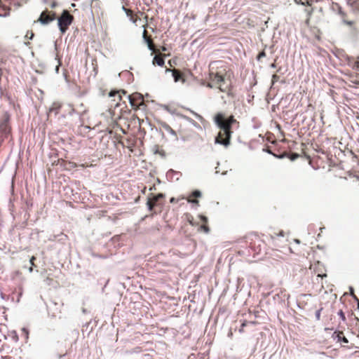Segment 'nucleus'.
Wrapping results in <instances>:
<instances>
[{
	"label": "nucleus",
	"instance_id": "f257e3e1",
	"mask_svg": "<svg viewBox=\"0 0 359 359\" xmlns=\"http://www.w3.org/2000/svg\"><path fill=\"white\" fill-rule=\"evenodd\" d=\"M215 65L210 67L208 74V81L206 86L210 88H217L219 92L233 96V86L231 77L233 74L228 65L222 61L213 62Z\"/></svg>",
	"mask_w": 359,
	"mask_h": 359
},
{
	"label": "nucleus",
	"instance_id": "f03ea898",
	"mask_svg": "<svg viewBox=\"0 0 359 359\" xmlns=\"http://www.w3.org/2000/svg\"><path fill=\"white\" fill-rule=\"evenodd\" d=\"M164 198L165 195L163 194L160 193L156 195L151 194L147 201L149 210L152 212L153 214L157 212L156 210H158V212H161L164 205Z\"/></svg>",
	"mask_w": 359,
	"mask_h": 359
},
{
	"label": "nucleus",
	"instance_id": "7ed1b4c3",
	"mask_svg": "<svg viewBox=\"0 0 359 359\" xmlns=\"http://www.w3.org/2000/svg\"><path fill=\"white\" fill-rule=\"evenodd\" d=\"M215 119L220 130H223V133H230L231 135V125L236 122L233 116L231 115L226 119L222 114L219 113Z\"/></svg>",
	"mask_w": 359,
	"mask_h": 359
},
{
	"label": "nucleus",
	"instance_id": "20e7f679",
	"mask_svg": "<svg viewBox=\"0 0 359 359\" xmlns=\"http://www.w3.org/2000/svg\"><path fill=\"white\" fill-rule=\"evenodd\" d=\"M58 27L62 34L67 32L69 26L74 20V16L67 10H65L62 15L58 18Z\"/></svg>",
	"mask_w": 359,
	"mask_h": 359
},
{
	"label": "nucleus",
	"instance_id": "39448f33",
	"mask_svg": "<svg viewBox=\"0 0 359 359\" xmlns=\"http://www.w3.org/2000/svg\"><path fill=\"white\" fill-rule=\"evenodd\" d=\"M245 242L249 243V247L255 252L259 253L261 250V244L262 241L255 234H251L245 237Z\"/></svg>",
	"mask_w": 359,
	"mask_h": 359
},
{
	"label": "nucleus",
	"instance_id": "423d86ee",
	"mask_svg": "<svg viewBox=\"0 0 359 359\" xmlns=\"http://www.w3.org/2000/svg\"><path fill=\"white\" fill-rule=\"evenodd\" d=\"M129 101L133 109L137 110L144 104V97L139 93H134L129 95Z\"/></svg>",
	"mask_w": 359,
	"mask_h": 359
},
{
	"label": "nucleus",
	"instance_id": "0eeeda50",
	"mask_svg": "<svg viewBox=\"0 0 359 359\" xmlns=\"http://www.w3.org/2000/svg\"><path fill=\"white\" fill-rule=\"evenodd\" d=\"M313 268V272L316 274V280H322L327 277L325 266L320 262H317L313 265H311L310 269Z\"/></svg>",
	"mask_w": 359,
	"mask_h": 359
},
{
	"label": "nucleus",
	"instance_id": "6e6552de",
	"mask_svg": "<svg viewBox=\"0 0 359 359\" xmlns=\"http://www.w3.org/2000/svg\"><path fill=\"white\" fill-rule=\"evenodd\" d=\"M10 116L8 113H4L2 115L0 121V133L4 134L6 136L11 133V128L9 125Z\"/></svg>",
	"mask_w": 359,
	"mask_h": 359
},
{
	"label": "nucleus",
	"instance_id": "1a4fd4ad",
	"mask_svg": "<svg viewBox=\"0 0 359 359\" xmlns=\"http://www.w3.org/2000/svg\"><path fill=\"white\" fill-rule=\"evenodd\" d=\"M231 135L230 133H223V130H220L216 137L215 142L218 144L227 147L230 144Z\"/></svg>",
	"mask_w": 359,
	"mask_h": 359
},
{
	"label": "nucleus",
	"instance_id": "9d476101",
	"mask_svg": "<svg viewBox=\"0 0 359 359\" xmlns=\"http://www.w3.org/2000/svg\"><path fill=\"white\" fill-rule=\"evenodd\" d=\"M55 18V13L54 12L46 10L41 13L39 18V21H40L42 24H48L49 22L53 21Z\"/></svg>",
	"mask_w": 359,
	"mask_h": 359
},
{
	"label": "nucleus",
	"instance_id": "9b49d317",
	"mask_svg": "<svg viewBox=\"0 0 359 359\" xmlns=\"http://www.w3.org/2000/svg\"><path fill=\"white\" fill-rule=\"evenodd\" d=\"M148 26L147 22L142 26L144 27L143 38L147 42L148 47L150 50H154V44L150 36L148 35L147 27Z\"/></svg>",
	"mask_w": 359,
	"mask_h": 359
},
{
	"label": "nucleus",
	"instance_id": "f8f14e48",
	"mask_svg": "<svg viewBox=\"0 0 359 359\" xmlns=\"http://www.w3.org/2000/svg\"><path fill=\"white\" fill-rule=\"evenodd\" d=\"M166 72H171L172 74V76L174 78V81L175 82H177V81H182V82H184L185 81V79L184 78V75L178 69H166L165 70Z\"/></svg>",
	"mask_w": 359,
	"mask_h": 359
},
{
	"label": "nucleus",
	"instance_id": "ddd939ff",
	"mask_svg": "<svg viewBox=\"0 0 359 359\" xmlns=\"http://www.w3.org/2000/svg\"><path fill=\"white\" fill-rule=\"evenodd\" d=\"M58 163L60 164L62 167H63L65 170H70L77 167V164L76 163L67 161L62 158L58 160Z\"/></svg>",
	"mask_w": 359,
	"mask_h": 359
},
{
	"label": "nucleus",
	"instance_id": "4468645a",
	"mask_svg": "<svg viewBox=\"0 0 359 359\" xmlns=\"http://www.w3.org/2000/svg\"><path fill=\"white\" fill-rule=\"evenodd\" d=\"M201 196V193L198 190L194 191L187 198V201L191 203L198 204V201L196 199Z\"/></svg>",
	"mask_w": 359,
	"mask_h": 359
},
{
	"label": "nucleus",
	"instance_id": "2eb2a0df",
	"mask_svg": "<svg viewBox=\"0 0 359 359\" xmlns=\"http://www.w3.org/2000/svg\"><path fill=\"white\" fill-rule=\"evenodd\" d=\"M333 337L337 340V341H343L344 343H348V339L344 335L342 331H336L333 334Z\"/></svg>",
	"mask_w": 359,
	"mask_h": 359
},
{
	"label": "nucleus",
	"instance_id": "dca6fc26",
	"mask_svg": "<svg viewBox=\"0 0 359 359\" xmlns=\"http://www.w3.org/2000/svg\"><path fill=\"white\" fill-rule=\"evenodd\" d=\"M323 280H316V278H313V283L314 289L316 291L321 292L323 290L325 289Z\"/></svg>",
	"mask_w": 359,
	"mask_h": 359
},
{
	"label": "nucleus",
	"instance_id": "f3484780",
	"mask_svg": "<svg viewBox=\"0 0 359 359\" xmlns=\"http://www.w3.org/2000/svg\"><path fill=\"white\" fill-rule=\"evenodd\" d=\"M10 11L11 8L9 7L2 4V3L0 4V16H8L10 13Z\"/></svg>",
	"mask_w": 359,
	"mask_h": 359
},
{
	"label": "nucleus",
	"instance_id": "a211bd4d",
	"mask_svg": "<svg viewBox=\"0 0 359 359\" xmlns=\"http://www.w3.org/2000/svg\"><path fill=\"white\" fill-rule=\"evenodd\" d=\"M201 219L203 221L204 224H203L202 225H201V226L199 227V230L200 231H202L206 233H209L210 231V228L208 227V226L206 224L207 222H208V219L205 216H201Z\"/></svg>",
	"mask_w": 359,
	"mask_h": 359
},
{
	"label": "nucleus",
	"instance_id": "6ab92c4d",
	"mask_svg": "<svg viewBox=\"0 0 359 359\" xmlns=\"http://www.w3.org/2000/svg\"><path fill=\"white\" fill-rule=\"evenodd\" d=\"M153 63L156 64L158 66H163L165 63L164 59L161 55H156L154 57Z\"/></svg>",
	"mask_w": 359,
	"mask_h": 359
},
{
	"label": "nucleus",
	"instance_id": "aec40b11",
	"mask_svg": "<svg viewBox=\"0 0 359 359\" xmlns=\"http://www.w3.org/2000/svg\"><path fill=\"white\" fill-rule=\"evenodd\" d=\"M60 104L57 103H53L52 107L49 109V114L55 113V114H57L59 111V109H60Z\"/></svg>",
	"mask_w": 359,
	"mask_h": 359
},
{
	"label": "nucleus",
	"instance_id": "412c9836",
	"mask_svg": "<svg viewBox=\"0 0 359 359\" xmlns=\"http://www.w3.org/2000/svg\"><path fill=\"white\" fill-rule=\"evenodd\" d=\"M313 11V8L306 9V11H305L306 12V13H307V18L305 20V24L308 27L310 25V21H311V15H312Z\"/></svg>",
	"mask_w": 359,
	"mask_h": 359
},
{
	"label": "nucleus",
	"instance_id": "4be33fe9",
	"mask_svg": "<svg viewBox=\"0 0 359 359\" xmlns=\"http://www.w3.org/2000/svg\"><path fill=\"white\" fill-rule=\"evenodd\" d=\"M282 236L283 237L284 236V231H282V230H280L278 232H276L274 231L271 235V237L272 238V240L276 242V241L277 240L278 237V236Z\"/></svg>",
	"mask_w": 359,
	"mask_h": 359
},
{
	"label": "nucleus",
	"instance_id": "5701e85b",
	"mask_svg": "<svg viewBox=\"0 0 359 359\" xmlns=\"http://www.w3.org/2000/svg\"><path fill=\"white\" fill-rule=\"evenodd\" d=\"M109 97H114V96L118 95L117 101H120L121 100V95H120L119 90H111L109 93Z\"/></svg>",
	"mask_w": 359,
	"mask_h": 359
},
{
	"label": "nucleus",
	"instance_id": "b1692460",
	"mask_svg": "<svg viewBox=\"0 0 359 359\" xmlns=\"http://www.w3.org/2000/svg\"><path fill=\"white\" fill-rule=\"evenodd\" d=\"M123 10L125 11L126 14L129 18L135 14L132 10L126 8L125 6H123Z\"/></svg>",
	"mask_w": 359,
	"mask_h": 359
},
{
	"label": "nucleus",
	"instance_id": "393cba45",
	"mask_svg": "<svg viewBox=\"0 0 359 359\" xmlns=\"http://www.w3.org/2000/svg\"><path fill=\"white\" fill-rule=\"evenodd\" d=\"M337 314L343 322H346V318L345 314H344V311H342V309H340L338 311Z\"/></svg>",
	"mask_w": 359,
	"mask_h": 359
},
{
	"label": "nucleus",
	"instance_id": "a878e982",
	"mask_svg": "<svg viewBox=\"0 0 359 359\" xmlns=\"http://www.w3.org/2000/svg\"><path fill=\"white\" fill-rule=\"evenodd\" d=\"M294 1L298 4L310 5L309 0H294Z\"/></svg>",
	"mask_w": 359,
	"mask_h": 359
},
{
	"label": "nucleus",
	"instance_id": "bb28decb",
	"mask_svg": "<svg viewBox=\"0 0 359 359\" xmlns=\"http://www.w3.org/2000/svg\"><path fill=\"white\" fill-rule=\"evenodd\" d=\"M139 17L137 14L133 15L131 18H130V20L135 25H137V20H139Z\"/></svg>",
	"mask_w": 359,
	"mask_h": 359
},
{
	"label": "nucleus",
	"instance_id": "cd10ccee",
	"mask_svg": "<svg viewBox=\"0 0 359 359\" xmlns=\"http://www.w3.org/2000/svg\"><path fill=\"white\" fill-rule=\"evenodd\" d=\"M353 69L357 72H359V60H357L353 62Z\"/></svg>",
	"mask_w": 359,
	"mask_h": 359
},
{
	"label": "nucleus",
	"instance_id": "c85d7f7f",
	"mask_svg": "<svg viewBox=\"0 0 359 359\" xmlns=\"http://www.w3.org/2000/svg\"><path fill=\"white\" fill-rule=\"evenodd\" d=\"M36 260V257L34 256H32L31 258H30V264L32 265V266L29 268V271L32 272L33 271V269H32V266H35L34 264V261Z\"/></svg>",
	"mask_w": 359,
	"mask_h": 359
},
{
	"label": "nucleus",
	"instance_id": "c756f323",
	"mask_svg": "<svg viewBox=\"0 0 359 359\" xmlns=\"http://www.w3.org/2000/svg\"><path fill=\"white\" fill-rule=\"evenodd\" d=\"M265 56H266V53H265V51H264V50H263V51L260 52V53L258 54V55H257V59L258 60H260L262 57H265Z\"/></svg>",
	"mask_w": 359,
	"mask_h": 359
},
{
	"label": "nucleus",
	"instance_id": "7c9ffc66",
	"mask_svg": "<svg viewBox=\"0 0 359 359\" xmlns=\"http://www.w3.org/2000/svg\"><path fill=\"white\" fill-rule=\"evenodd\" d=\"M323 310V308H320V309H318V311H316V318L318 320H319L320 319V313H321V311Z\"/></svg>",
	"mask_w": 359,
	"mask_h": 359
},
{
	"label": "nucleus",
	"instance_id": "2f4dec72",
	"mask_svg": "<svg viewBox=\"0 0 359 359\" xmlns=\"http://www.w3.org/2000/svg\"><path fill=\"white\" fill-rule=\"evenodd\" d=\"M279 76H278L277 74H273L272 76V83L273 84L274 83L277 82L279 80Z\"/></svg>",
	"mask_w": 359,
	"mask_h": 359
},
{
	"label": "nucleus",
	"instance_id": "473e14b6",
	"mask_svg": "<svg viewBox=\"0 0 359 359\" xmlns=\"http://www.w3.org/2000/svg\"><path fill=\"white\" fill-rule=\"evenodd\" d=\"M247 324H248V323L246 321H245L244 323H242L241 327L239 329L240 332H244V327H245L247 325Z\"/></svg>",
	"mask_w": 359,
	"mask_h": 359
},
{
	"label": "nucleus",
	"instance_id": "72a5a7b5",
	"mask_svg": "<svg viewBox=\"0 0 359 359\" xmlns=\"http://www.w3.org/2000/svg\"><path fill=\"white\" fill-rule=\"evenodd\" d=\"M298 157H299V154H292V157H291V159H292V160H294V159H296V158H298Z\"/></svg>",
	"mask_w": 359,
	"mask_h": 359
},
{
	"label": "nucleus",
	"instance_id": "f704fd0d",
	"mask_svg": "<svg viewBox=\"0 0 359 359\" xmlns=\"http://www.w3.org/2000/svg\"><path fill=\"white\" fill-rule=\"evenodd\" d=\"M177 201H177L176 198H173V197H172V198H170V203H172L177 202Z\"/></svg>",
	"mask_w": 359,
	"mask_h": 359
},
{
	"label": "nucleus",
	"instance_id": "c9c22d12",
	"mask_svg": "<svg viewBox=\"0 0 359 359\" xmlns=\"http://www.w3.org/2000/svg\"><path fill=\"white\" fill-rule=\"evenodd\" d=\"M137 121L139 122L140 126H141V120H140V118H137ZM142 121L143 122V120H142Z\"/></svg>",
	"mask_w": 359,
	"mask_h": 359
},
{
	"label": "nucleus",
	"instance_id": "e433bc0d",
	"mask_svg": "<svg viewBox=\"0 0 359 359\" xmlns=\"http://www.w3.org/2000/svg\"><path fill=\"white\" fill-rule=\"evenodd\" d=\"M271 67H276V64H275V63H272V64L271 65Z\"/></svg>",
	"mask_w": 359,
	"mask_h": 359
},
{
	"label": "nucleus",
	"instance_id": "4c0bfd02",
	"mask_svg": "<svg viewBox=\"0 0 359 359\" xmlns=\"http://www.w3.org/2000/svg\"><path fill=\"white\" fill-rule=\"evenodd\" d=\"M80 166H81V167H82V168H86V167H87L88 165H85V164H81Z\"/></svg>",
	"mask_w": 359,
	"mask_h": 359
},
{
	"label": "nucleus",
	"instance_id": "58836bf2",
	"mask_svg": "<svg viewBox=\"0 0 359 359\" xmlns=\"http://www.w3.org/2000/svg\"><path fill=\"white\" fill-rule=\"evenodd\" d=\"M168 63L172 67V64H171V61L170 60L168 62Z\"/></svg>",
	"mask_w": 359,
	"mask_h": 359
},
{
	"label": "nucleus",
	"instance_id": "ea45409f",
	"mask_svg": "<svg viewBox=\"0 0 359 359\" xmlns=\"http://www.w3.org/2000/svg\"><path fill=\"white\" fill-rule=\"evenodd\" d=\"M144 18H145L146 20H147L148 16L146 15L144 16Z\"/></svg>",
	"mask_w": 359,
	"mask_h": 359
}]
</instances>
